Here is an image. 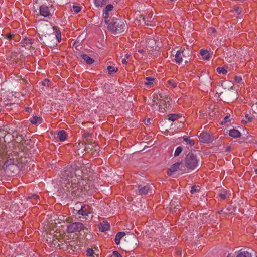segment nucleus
Instances as JSON below:
<instances>
[{
    "instance_id": "2",
    "label": "nucleus",
    "mask_w": 257,
    "mask_h": 257,
    "mask_svg": "<svg viewBox=\"0 0 257 257\" xmlns=\"http://www.w3.org/2000/svg\"><path fill=\"white\" fill-rule=\"evenodd\" d=\"M108 29L115 34L121 33L124 31L126 26L124 22L113 18L110 23L107 24Z\"/></svg>"
},
{
    "instance_id": "41",
    "label": "nucleus",
    "mask_w": 257,
    "mask_h": 257,
    "mask_svg": "<svg viewBox=\"0 0 257 257\" xmlns=\"http://www.w3.org/2000/svg\"><path fill=\"white\" fill-rule=\"evenodd\" d=\"M13 37V35L11 34H8L6 35V38L8 40H11L12 39Z\"/></svg>"
},
{
    "instance_id": "52",
    "label": "nucleus",
    "mask_w": 257,
    "mask_h": 257,
    "mask_svg": "<svg viewBox=\"0 0 257 257\" xmlns=\"http://www.w3.org/2000/svg\"><path fill=\"white\" fill-rule=\"evenodd\" d=\"M150 119H148V120H147V122H145L146 124H147L148 123H150Z\"/></svg>"
},
{
    "instance_id": "44",
    "label": "nucleus",
    "mask_w": 257,
    "mask_h": 257,
    "mask_svg": "<svg viewBox=\"0 0 257 257\" xmlns=\"http://www.w3.org/2000/svg\"><path fill=\"white\" fill-rule=\"evenodd\" d=\"M229 117L228 116H226L224 117V119H225L226 122H229L230 121L229 119Z\"/></svg>"
},
{
    "instance_id": "12",
    "label": "nucleus",
    "mask_w": 257,
    "mask_h": 257,
    "mask_svg": "<svg viewBox=\"0 0 257 257\" xmlns=\"http://www.w3.org/2000/svg\"><path fill=\"white\" fill-rule=\"evenodd\" d=\"M181 164V162H177L173 164L168 170L167 174L168 176H171L175 172Z\"/></svg>"
},
{
    "instance_id": "55",
    "label": "nucleus",
    "mask_w": 257,
    "mask_h": 257,
    "mask_svg": "<svg viewBox=\"0 0 257 257\" xmlns=\"http://www.w3.org/2000/svg\"><path fill=\"white\" fill-rule=\"evenodd\" d=\"M256 173L257 174V169L255 170Z\"/></svg>"
},
{
    "instance_id": "37",
    "label": "nucleus",
    "mask_w": 257,
    "mask_h": 257,
    "mask_svg": "<svg viewBox=\"0 0 257 257\" xmlns=\"http://www.w3.org/2000/svg\"><path fill=\"white\" fill-rule=\"evenodd\" d=\"M168 82L173 87H176L177 85V84L173 80H170L168 81Z\"/></svg>"
},
{
    "instance_id": "36",
    "label": "nucleus",
    "mask_w": 257,
    "mask_h": 257,
    "mask_svg": "<svg viewBox=\"0 0 257 257\" xmlns=\"http://www.w3.org/2000/svg\"><path fill=\"white\" fill-rule=\"evenodd\" d=\"M155 43V40L153 39H149L148 41V45L150 47H153V44Z\"/></svg>"
},
{
    "instance_id": "29",
    "label": "nucleus",
    "mask_w": 257,
    "mask_h": 257,
    "mask_svg": "<svg viewBox=\"0 0 257 257\" xmlns=\"http://www.w3.org/2000/svg\"><path fill=\"white\" fill-rule=\"evenodd\" d=\"M184 140L188 144H189L191 146H192L194 145L195 142L194 141L191 139L189 137H186L184 138Z\"/></svg>"
},
{
    "instance_id": "8",
    "label": "nucleus",
    "mask_w": 257,
    "mask_h": 257,
    "mask_svg": "<svg viewBox=\"0 0 257 257\" xmlns=\"http://www.w3.org/2000/svg\"><path fill=\"white\" fill-rule=\"evenodd\" d=\"M199 140L200 142L205 143H211L213 141V138L207 132L201 133L199 136Z\"/></svg>"
},
{
    "instance_id": "20",
    "label": "nucleus",
    "mask_w": 257,
    "mask_h": 257,
    "mask_svg": "<svg viewBox=\"0 0 257 257\" xmlns=\"http://www.w3.org/2000/svg\"><path fill=\"white\" fill-rule=\"evenodd\" d=\"M125 234V233L123 232H119L116 234L115 238V242L117 245L119 244L121 239Z\"/></svg>"
},
{
    "instance_id": "19",
    "label": "nucleus",
    "mask_w": 257,
    "mask_h": 257,
    "mask_svg": "<svg viewBox=\"0 0 257 257\" xmlns=\"http://www.w3.org/2000/svg\"><path fill=\"white\" fill-rule=\"evenodd\" d=\"M81 57L88 64H92L94 63V60L86 54L81 55Z\"/></svg>"
},
{
    "instance_id": "43",
    "label": "nucleus",
    "mask_w": 257,
    "mask_h": 257,
    "mask_svg": "<svg viewBox=\"0 0 257 257\" xmlns=\"http://www.w3.org/2000/svg\"><path fill=\"white\" fill-rule=\"evenodd\" d=\"M114 253L116 254V257H122L121 255L117 251H114Z\"/></svg>"
},
{
    "instance_id": "32",
    "label": "nucleus",
    "mask_w": 257,
    "mask_h": 257,
    "mask_svg": "<svg viewBox=\"0 0 257 257\" xmlns=\"http://www.w3.org/2000/svg\"><path fill=\"white\" fill-rule=\"evenodd\" d=\"M182 148L181 147H178L175 151V152H174V156H179L180 153L182 152Z\"/></svg>"
},
{
    "instance_id": "54",
    "label": "nucleus",
    "mask_w": 257,
    "mask_h": 257,
    "mask_svg": "<svg viewBox=\"0 0 257 257\" xmlns=\"http://www.w3.org/2000/svg\"><path fill=\"white\" fill-rule=\"evenodd\" d=\"M58 34H57V35H56V37L57 38V39H58Z\"/></svg>"
},
{
    "instance_id": "33",
    "label": "nucleus",
    "mask_w": 257,
    "mask_h": 257,
    "mask_svg": "<svg viewBox=\"0 0 257 257\" xmlns=\"http://www.w3.org/2000/svg\"><path fill=\"white\" fill-rule=\"evenodd\" d=\"M73 9L75 13H78L81 11V8L77 6L74 5L73 6Z\"/></svg>"
},
{
    "instance_id": "40",
    "label": "nucleus",
    "mask_w": 257,
    "mask_h": 257,
    "mask_svg": "<svg viewBox=\"0 0 257 257\" xmlns=\"http://www.w3.org/2000/svg\"><path fill=\"white\" fill-rule=\"evenodd\" d=\"M245 117L247 119L248 122H250L252 121V117L251 116H249L248 114H246L245 115Z\"/></svg>"
},
{
    "instance_id": "38",
    "label": "nucleus",
    "mask_w": 257,
    "mask_h": 257,
    "mask_svg": "<svg viewBox=\"0 0 257 257\" xmlns=\"http://www.w3.org/2000/svg\"><path fill=\"white\" fill-rule=\"evenodd\" d=\"M99 150V147L98 146H96L95 147V151L93 153V155L96 156L98 155Z\"/></svg>"
},
{
    "instance_id": "14",
    "label": "nucleus",
    "mask_w": 257,
    "mask_h": 257,
    "mask_svg": "<svg viewBox=\"0 0 257 257\" xmlns=\"http://www.w3.org/2000/svg\"><path fill=\"white\" fill-rule=\"evenodd\" d=\"M56 138L59 139L60 141H64L67 137L66 133L64 130H61L57 132Z\"/></svg>"
},
{
    "instance_id": "4",
    "label": "nucleus",
    "mask_w": 257,
    "mask_h": 257,
    "mask_svg": "<svg viewBox=\"0 0 257 257\" xmlns=\"http://www.w3.org/2000/svg\"><path fill=\"white\" fill-rule=\"evenodd\" d=\"M199 161L196 155L189 153L185 158V166L188 169L194 170L198 166Z\"/></svg>"
},
{
    "instance_id": "46",
    "label": "nucleus",
    "mask_w": 257,
    "mask_h": 257,
    "mask_svg": "<svg viewBox=\"0 0 257 257\" xmlns=\"http://www.w3.org/2000/svg\"><path fill=\"white\" fill-rule=\"evenodd\" d=\"M122 64H127V62L126 61V59H125V58H123V59H122Z\"/></svg>"
},
{
    "instance_id": "5",
    "label": "nucleus",
    "mask_w": 257,
    "mask_h": 257,
    "mask_svg": "<svg viewBox=\"0 0 257 257\" xmlns=\"http://www.w3.org/2000/svg\"><path fill=\"white\" fill-rule=\"evenodd\" d=\"M55 11V8L52 5L50 6L42 5L39 7V13L41 16L44 17L52 16Z\"/></svg>"
},
{
    "instance_id": "15",
    "label": "nucleus",
    "mask_w": 257,
    "mask_h": 257,
    "mask_svg": "<svg viewBox=\"0 0 257 257\" xmlns=\"http://www.w3.org/2000/svg\"><path fill=\"white\" fill-rule=\"evenodd\" d=\"M30 121L33 124H41L43 122V119L41 117L34 116L30 119Z\"/></svg>"
},
{
    "instance_id": "10",
    "label": "nucleus",
    "mask_w": 257,
    "mask_h": 257,
    "mask_svg": "<svg viewBox=\"0 0 257 257\" xmlns=\"http://www.w3.org/2000/svg\"><path fill=\"white\" fill-rule=\"evenodd\" d=\"M58 236L55 235L52 238V240H50V242L55 245H57L58 247L61 248V246L63 245L64 243L67 244V242H65V239L63 238H58Z\"/></svg>"
},
{
    "instance_id": "7",
    "label": "nucleus",
    "mask_w": 257,
    "mask_h": 257,
    "mask_svg": "<svg viewBox=\"0 0 257 257\" xmlns=\"http://www.w3.org/2000/svg\"><path fill=\"white\" fill-rule=\"evenodd\" d=\"M91 212L92 208L86 204L81 205L80 209L77 211L78 214L82 216H88Z\"/></svg>"
},
{
    "instance_id": "17",
    "label": "nucleus",
    "mask_w": 257,
    "mask_h": 257,
    "mask_svg": "<svg viewBox=\"0 0 257 257\" xmlns=\"http://www.w3.org/2000/svg\"><path fill=\"white\" fill-rule=\"evenodd\" d=\"M200 54L203 60H208L210 57V54L206 50L201 49Z\"/></svg>"
},
{
    "instance_id": "18",
    "label": "nucleus",
    "mask_w": 257,
    "mask_h": 257,
    "mask_svg": "<svg viewBox=\"0 0 257 257\" xmlns=\"http://www.w3.org/2000/svg\"><path fill=\"white\" fill-rule=\"evenodd\" d=\"M86 257H98L99 254L95 253L91 248H88L86 251Z\"/></svg>"
},
{
    "instance_id": "1",
    "label": "nucleus",
    "mask_w": 257,
    "mask_h": 257,
    "mask_svg": "<svg viewBox=\"0 0 257 257\" xmlns=\"http://www.w3.org/2000/svg\"><path fill=\"white\" fill-rule=\"evenodd\" d=\"M63 177L68 181L67 183L68 188H71L72 190H74L73 191H75L76 189H79L78 184L80 182L79 180H76L74 169L72 167L66 168L63 174ZM77 179L79 180V178H77Z\"/></svg>"
},
{
    "instance_id": "3",
    "label": "nucleus",
    "mask_w": 257,
    "mask_h": 257,
    "mask_svg": "<svg viewBox=\"0 0 257 257\" xmlns=\"http://www.w3.org/2000/svg\"><path fill=\"white\" fill-rule=\"evenodd\" d=\"M191 51L188 49H185L181 48L178 50L175 56V61L180 64L184 60L187 62L188 60L190 59L191 56Z\"/></svg>"
},
{
    "instance_id": "21",
    "label": "nucleus",
    "mask_w": 257,
    "mask_h": 257,
    "mask_svg": "<svg viewBox=\"0 0 257 257\" xmlns=\"http://www.w3.org/2000/svg\"><path fill=\"white\" fill-rule=\"evenodd\" d=\"M110 225L108 223H104L100 224L99 229L100 231L104 232L109 229Z\"/></svg>"
},
{
    "instance_id": "31",
    "label": "nucleus",
    "mask_w": 257,
    "mask_h": 257,
    "mask_svg": "<svg viewBox=\"0 0 257 257\" xmlns=\"http://www.w3.org/2000/svg\"><path fill=\"white\" fill-rule=\"evenodd\" d=\"M153 101L154 103H156V105L159 104V107H160L162 105V104H163V103L164 102L162 100H160L158 102H155V100H153ZM159 110L161 112H163L164 110H165V109H164V108H162V107L161 108L159 107Z\"/></svg>"
},
{
    "instance_id": "27",
    "label": "nucleus",
    "mask_w": 257,
    "mask_h": 257,
    "mask_svg": "<svg viewBox=\"0 0 257 257\" xmlns=\"http://www.w3.org/2000/svg\"><path fill=\"white\" fill-rule=\"evenodd\" d=\"M29 198L31 200L33 203H37L38 200L39 199V196L36 194H33Z\"/></svg>"
},
{
    "instance_id": "51",
    "label": "nucleus",
    "mask_w": 257,
    "mask_h": 257,
    "mask_svg": "<svg viewBox=\"0 0 257 257\" xmlns=\"http://www.w3.org/2000/svg\"><path fill=\"white\" fill-rule=\"evenodd\" d=\"M30 111H32V109H31L30 108L28 107V108H27V111L28 112H29V111H30Z\"/></svg>"
},
{
    "instance_id": "45",
    "label": "nucleus",
    "mask_w": 257,
    "mask_h": 257,
    "mask_svg": "<svg viewBox=\"0 0 257 257\" xmlns=\"http://www.w3.org/2000/svg\"><path fill=\"white\" fill-rule=\"evenodd\" d=\"M109 257H116V254L114 253V251L109 256Z\"/></svg>"
},
{
    "instance_id": "35",
    "label": "nucleus",
    "mask_w": 257,
    "mask_h": 257,
    "mask_svg": "<svg viewBox=\"0 0 257 257\" xmlns=\"http://www.w3.org/2000/svg\"><path fill=\"white\" fill-rule=\"evenodd\" d=\"M234 11L235 12L237 15H239L241 13V9L238 7L234 8Z\"/></svg>"
},
{
    "instance_id": "56",
    "label": "nucleus",
    "mask_w": 257,
    "mask_h": 257,
    "mask_svg": "<svg viewBox=\"0 0 257 257\" xmlns=\"http://www.w3.org/2000/svg\"><path fill=\"white\" fill-rule=\"evenodd\" d=\"M227 257H229V255H228Z\"/></svg>"
},
{
    "instance_id": "24",
    "label": "nucleus",
    "mask_w": 257,
    "mask_h": 257,
    "mask_svg": "<svg viewBox=\"0 0 257 257\" xmlns=\"http://www.w3.org/2000/svg\"><path fill=\"white\" fill-rule=\"evenodd\" d=\"M14 163H15V160H14V158H10L9 159H7L5 161V162L4 164L3 168H7V167L11 166V165H14Z\"/></svg>"
},
{
    "instance_id": "23",
    "label": "nucleus",
    "mask_w": 257,
    "mask_h": 257,
    "mask_svg": "<svg viewBox=\"0 0 257 257\" xmlns=\"http://www.w3.org/2000/svg\"><path fill=\"white\" fill-rule=\"evenodd\" d=\"M107 2V0H94V3L97 7H102L104 6Z\"/></svg>"
},
{
    "instance_id": "39",
    "label": "nucleus",
    "mask_w": 257,
    "mask_h": 257,
    "mask_svg": "<svg viewBox=\"0 0 257 257\" xmlns=\"http://www.w3.org/2000/svg\"><path fill=\"white\" fill-rule=\"evenodd\" d=\"M197 187L196 186H193L190 190V192L191 194H194L197 190Z\"/></svg>"
},
{
    "instance_id": "50",
    "label": "nucleus",
    "mask_w": 257,
    "mask_h": 257,
    "mask_svg": "<svg viewBox=\"0 0 257 257\" xmlns=\"http://www.w3.org/2000/svg\"><path fill=\"white\" fill-rule=\"evenodd\" d=\"M210 29V30H211V31H212V32L213 33H214V32L216 31V30H215V29L214 28H211Z\"/></svg>"
},
{
    "instance_id": "49",
    "label": "nucleus",
    "mask_w": 257,
    "mask_h": 257,
    "mask_svg": "<svg viewBox=\"0 0 257 257\" xmlns=\"http://www.w3.org/2000/svg\"><path fill=\"white\" fill-rule=\"evenodd\" d=\"M222 212H223V213H226V214H230V213H228V212H224L223 210H221L220 211V212H219V213H222ZM231 213H232V212H231V213H230V214H231Z\"/></svg>"
},
{
    "instance_id": "47",
    "label": "nucleus",
    "mask_w": 257,
    "mask_h": 257,
    "mask_svg": "<svg viewBox=\"0 0 257 257\" xmlns=\"http://www.w3.org/2000/svg\"><path fill=\"white\" fill-rule=\"evenodd\" d=\"M130 57V54H126L124 56V58H127L128 59L129 57Z\"/></svg>"
},
{
    "instance_id": "6",
    "label": "nucleus",
    "mask_w": 257,
    "mask_h": 257,
    "mask_svg": "<svg viewBox=\"0 0 257 257\" xmlns=\"http://www.w3.org/2000/svg\"><path fill=\"white\" fill-rule=\"evenodd\" d=\"M84 225L81 222H77L72 223L67 227V231L68 233H74L80 232L84 229Z\"/></svg>"
},
{
    "instance_id": "13",
    "label": "nucleus",
    "mask_w": 257,
    "mask_h": 257,
    "mask_svg": "<svg viewBox=\"0 0 257 257\" xmlns=\"http://www.w3.org/2000/svg\"><path fill=\"white\" fill-rule=\"evenodd\" d=\"M230 195L229 191L225 189H221L220 190V193L218 194V196L222 200H225L227 198H228Z\"/></svg>"
},
{
    "instance_id": "26",
    "label": "nucleus",
    "mask_w": 257,
    "mask_h": 257,
    "mask_svg": "<svg viewBox=\"0 0 257 257\" xmlns=\"http://www.w3.org/2000/svg\"><path fill=\"white\" fill-rule=\"evenodd\" d=\"M107 70L108 71V73L109 74H112L117 71L118 68L117 67H115L114 66H108L107 67Z\"/></svg>"
},
{
    "instance_id": "30",
    "label": "nucleus",
    "mask_w": 257,
    "mask_h": 257,
    "mask_svg": "<svg viewBox=\"0 0 257 257\" xmlns=\"http://www.w3.org/2000/svg\"><path fill=\"white\" fill-rule=\"evenodd\" d=\"M216 70L219 74H226L227 72V70L223 67H218Z\"/></svg>"
},
{
    "instance_id": "11",
    "label": "nucleus",
    "mask_w": 257,
    "mask_h": 257,
    "mask_svg": "<svg viewBox=\"0 0 257 257\" xmlns=\"http://www.w3.org/2000/svg\"><path fill=\"white\" fill-rule=\"evenodd\" d=\"M113 6L111 4L107 5L104 9V16L103 17L104 22L106 24H108V18L109 17V12L112 11Z\"/></svg>"
},
{
    "instance_id": "42",
    "label": "nucleus",
    "mask_w": 257,
    "mask_h": 257,
    "mask_svg": "<svg viewBox=\"0 0 257 257\" xmlns=\"http://www.w3.org/2000/svg\"><path fill=\"white\" fill-rule=\"evenodd\" d=\"M68 245H67V246H72L73 245H74V244H75V242L74 241H71L70 242H68Z\"/></svg>"
},
{
    "instance_id": "16",
    "label": "nucleus",
    "mask_w": 257,
    "mask_h": 257,
    "mask_svg": "<svg viewBox=\"0 0 257 257\" xmlns=\"http://www.w3.org/2000/svg\"><path fill=\"white\" fill-rule=\"evenodd\" d=\"M229 135L234 138H236L241 136V133L238 130L233 128L229 131Z\"/></svg>"
},
{
    "instance_id": "22",
    "label": "nucleus",
    "mask_w": 257,
    "mask_h": 257,
    "mask_svg": "<svg viewBox=\"0 0 257 257\" xmlns=\"http://www.w3.org/2000/svg\"><path fill=\"white\" fill-rule=\"evenodd\" d=\"M236 257H252V255L248 251L240 250Z\"/></svg>"
},
{
    "instance_id": "25",
    "label": "nucleus",
    "mask_w": 257,
    "mask_h": 257,
    "mask_svg": "<svg viewBox=\"0 0 257 257\" xmlns=\"http://www.w3.org/2000/svg\"><path fill=\"white\" fill-rule=\"evenodd\" d=\"M154 79L152 77H147L145 78V81H144V84L146 86H149L153 84V82Z\"/></svg>"
},
{
    "instance_id": "53",
    "label": "nucleus",
    "mask_w": 257,
    "mask_h": 257,
    "mask_svg": "<svg viewBox=\"0 0 257 257\" xmlns=\"http://www.w3.org/2000/svg\"><path fill=\"white\" fill-rule=\"evenodd\" d=\"M177 254L178 255H180V254H181V252H180V251H177Z\"/></svg>"
},
{
    "instance_id": "34",
    "label": "nucleus",
    "mask_w": 257,
    "mask_h": 257,
    "mask_svg": "<svg viewBox=\"0 0 257 257\" xmlns=\"http://www.w3.org/2000/svg\"><path fill=\"white\" fill-rule=\"evenodd\" d=\"M235 81L237 83H240L241 82L242 79L241 76H236L234 77Z\"/></svg>"
},
{
    "instance_id": "28",
    "label": "nucleus",
    "mask_w": 257,
    "mask_h": 257,
    "mask_svg": "<svg viewBox=\"0 0 257 257\" xmlns=\"http://www.w3.org/2000/svg\"><path fill=\"white\" fill-rule=\"evenodd\" d=\"M168 120L174 121L178 118V115L176 114H170L169 116Z\"/></svg>"
},
{
    "instance_id": "48",
    "label": "nucleus",
    "mask_w": 257,
    "mask_h": 257,
    "mask_svg": "<svg viewBox=\"0 0 257 257\" xmlns=\"http://www.w3.org/2000/svg\"><path fill=\"white\" fill-rule=\"evenodd\" d=\"M241 122L243 124H246L248 122V121H246L245 120H242Z\"/></svg>"
},
{
    "instance_id": "9",
    "label": "nucleus",
    "mask_w": 257,
    "mask_h": 257,
    "mask_svg": "<svg viewBox=\"0 0 257 257\" xmlns=\"http://www.w3.org/2000/svg\"><path fill=\"white\" fill-rule=\"evenodd\" d=\"M153 187L149 184L144 185H139L138 186L139 193L140 195H146L149 192H150L152 189Z\"/></svg>"
}]
</instances>
